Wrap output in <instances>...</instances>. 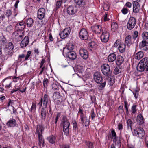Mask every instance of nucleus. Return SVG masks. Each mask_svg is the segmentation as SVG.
<instances>
[{"instance_id": "nucleus-38", "label": "nucleus", "mask_w": 148, "mask_h": 148, "mask_svg": "<svg viewBox=\"0 0 148 148\" xmlns=\"http://www.w3.org/2000/svg\"><path fill=\"white\" fill-rule=\"evenodd\" d=\"M47 140L51 143H54L56 140V137L53 136H51L47 137Z\"/></svg>"}, {"instance_id": "nucleus-45", "label": "nucleus", "mask_w": 148, "mask_h": 148, "mask_svg": "<svg viewBox=\"0 0 148 148\" xmlns=\"http://www.w3.org/2000/svg\"><path fill=\"white\" fill-rule=\"evenodd\" d=\"M12 14V12L11 10L8 9L6 10L5 14V16L8 18Z\"/></svg>"}, {"instance_id": "nucleus-16", "label": "nucleus", "mask_w": 148, "mask_h": 148, "mask_svg": "<svg viewBox=\"0 0 148 148\" xmlns=\"http://www.w3.org/2000/svg\"><path fill=\"white\" fill-rule=\"evenodd\" d=\"M79 54L84 59H87L88 57V53L86 49L83 48L79 50Z\"/></svg>"}, {"instance_id": "nucleus-19", "label": "nucleus", "mask_w": 148, "mask_h": 148, "mask_svg": "<svg viewBox=\"0 0 148 148\" xmlns=\"http://www.w3.org/2000/svg\"><path fill=\"white\" fill-rule=\"evenodd\" d=\"M134 42V40L132 38L131 36L130 35H128L125 38V44L128 46H129L132 44Z\"/></svg>"}, {"instance_id": "nucleus-33", "label": "nucleus", "mask_w": 148, "mask_h": 148, "mask_svg": "<svg viewBox=\"0 0 148 148\" xmlns=\"http://www.w3.org/2000/svg\"><path fill=\"white\" fill-rule=\"evenodd\" d=\"M52 89L53 90H57L59 89V87L60 86L62 88V87L61 86L59 83L57 82H54L52 85Z\"/></svg>"}, {"instance_id": "nucleus-53", "label": "nucleus", "mask_w": 148, "mask_h": 148, "mask_svg": "<svg viewBox=\"0 0 148 148\" xmlns=\"http://www.w3.org/2000/svg\"><path fill=\"white\" fill-rule=\"evenodd\" d=\"M120 72V69L117 67H116L115 68L114 71V73L115 75H117Z\"/></svg>"}, {"instance_id": "nucleus-31", "label": "nucleus", "mask_w": 148, "mask_h": 148, "mask_svg": "<svg viewBox=\"0 0 148 148\" xmlns=\"http://www.w3.org/2000/svg\"><path fill=\"white\" fill-rule=\"evenodd\" d=\"M39 145L41 146H42V147L44 146V141L43 136L42 135H38Z\"/></svg>"}, {"instance_id": "nucleus-3", "label": "nucleus", "mask_w": 148, "mask_h": 148, "mask_svg": "<svg viewBox=\"0 0 148 148\" xmlns=\"http://www.w3.org/2000/svg\"><path fill=\"white\" fill-rule=\"evenodd\" d=\"M79 110L78 114H80V119L82 124L84 125L86 127L88 126L90 123L89 117L86 116V114L83 112V110L80 108H79Z\"/></svg>"}, {"instance_id": "nucleus-36", "label": "nucleus", "mask_w": 148, "mask_h": 148, "mask_svg": "<svg viewBox=\"0 0 148 148\" xmlns=\"http://www.w3.org/2000/svg\"><path fill=\"white\" fill-rule=\"evenodd\" d=\"M143 56V53L141 51H139L135 55V58L139 60L142 58Z\"/></svg>"}, {"instance_id": "nucleus-22", "label": "nucleus", "mask_w": 148, "mask_h": 148, "mask_svg": "<svg viewBox=\"0 0 148 148\" xmlns=\"http://www.w3.org/2000/svg\"><path fill=\"white\" fill-rule=\"evenodd\" d=\"M92 31L93 32H97L99 34H100L102 32L101 27L99 25H94L92 27Z\"/></svg>"}, {"instance_id": "nucleus-11", "label": "nucleus", "mask_w": 148, "mask_h": 148, "mask_svg": "<svg viewBox=\"0 0 148 148\" xmlns=\"http://www.w3.org/2000/svg\"><path fill=\"white\" fill-rule=\"evenodd\" d=\"M80 38L83 40H87L88 37V34L86 30L84 28H82L80 30L79 33Z\"/></svg>"}, {"instance_id": "nucleus-42", "label": "nucleus", "mask_w": 148, "mask_h": 148, "mask_svg": "<svg viewBox=\"0 0 148 148\" xmlns=\"http://www.w3.org/2000/svg\"><path fill=\"white\" fill-rule=\"evenodd\" d=\"M127 129H129L130 128L132 130V125L133 123L130 119H128L127 121Z\"/></svg>"}, {"instance_id": "nucleus-39", "label": "nucleus", "mask_w": 148, "mask_h": 148, "mask_svg": "<svg viewBox=\"0 0 148 148\" xmlns=\"http://www.w3.org/2000/svg\"><path fill=\"white\" fill-rule=\"evenodd\" d=\"M76 70L77 72L81 73L82 75H83V73L84 72V70L83 66H78Z\"/></svg>"}, {"instance_id": "nucleus-30", "label": "nucleus", "mask_w": 148, "mask_h": 148, "mask_svg": "<svg viewBox=\"0 0 148 148\" xmlns=\"http://www.w3.org/2000/svg\"><path fill=\"white\" fill-rule=\"evenodd\" d=\"M146 67V66H144L143 64L139 62L137 66V69L138 71L142 72L144 70Z\"/></svg>"}, {"instance_id": "nucleus-1", "label": "nucleus", "mask_w": 148, "mask_h": 148, "mask_svg": "<svg viewBox=\"0 0 148 148\" xmlns=\"http://www.w3.org/2000/svg\"><path fill=\"white\" fill-rule=\"evenodd\" d=\"M48 95L47 94H45L43 98L41 97V99L38 104V106L39 108H40L43 104V107L41 110L40 112V117L42 120H45V119L47 112L46 110L44 108H46L47 106L48 102Z\"/></svg>"}, {"instance_id": "nucleus-4", "label": "nucleus", "mask_w": 148, "mask_h": 148, "mask_svg": "<svg viewBox=\"0 0 148 148\" xmlns=\"http://www.w3.org/2000/svg\"><path fill=\"white\" fill-rule=\"evenodd\" d=\"M62 122L63 124V131L65 135L68 136L69 133V127L70 125L67 117L64 116L62 119Z\"/></svg>"}, {"instance_id": "nucleus-7", "label": "nucleus", "mask_w": 148, "mask_h": 148, "mask_svg": "<svg viewBox=\"0 0 148 148\" xmlns=\"http://www.w3.org/2000/svg\"><path fill=\"white\" fill-rule=\"evenodd\" d=\"M136 23V21L135 18L133 17H130L127 25V28L129 30H132L134 27Z\"/></svg>"}, {"instance_id": "nucleus-63", "label": "nucleus", "mask_w": 148, "mask_h": 148, "mask_svg": "<svg viewBox=\"0 0 148 148\" xmlns=\"http://www.w3.org/2000/svg\"><path fill=\"white\" fill-rule=\"evenodd\" d=\"M109 8V6L107 4L104 5L103 9L105 10L108 11Z\"/></svg>"}, {"instance_id": "nucleus-59", "label": "nucleus", "mask_w": 148, "mask_h": 148, "mask_svg": "<svg viewBox=\"0 0 148 148\" xmlns=\"http://www.w3.org/2000/svg\"><path fill=\"white\" fill-rule=\"evenodd\" d=\"M121 11L122 13L124 14H125L128 13V10L126 8H123L122 9Z\"/></svg>"}, {"instance_id": "nucleus-47", "label": "nucleus", "mask_w": 148, "mask_h": 148, "mask_svg": "<svg viewBox=\"0 0 148 148\" xmlns=\"http://www.w3.org/2000/svg\"><path fill=\"white\" fill-rule=\"evenodd\" d=\"M137 105L136 104H133L131 108V111L132 113L135 114L137 111L136 107Z\"/></svg>"}, {"instance_id": "nucleus-9", "label": "nucleus", "mask_w": 148, "mask_h": 148, "mask_svg": "<svg viewBox=\"0 0 148 148\" xmlns=\"http://www.w3.org/2000/svg\"><path fill=\"white\" fill-rule=\"evenodd\" d=\"M71 31V29L69 27L65 28L63 31L60 33L59 35L60 38L62 39L65 38L69 34Z\"/></svg>"}, {"instance_id": "nucleus-58", "label": "nucleus", "mask_w": 148, "mask_h": 148, "mask_svg": "<svg viewBox=\"0 0 148 148\" xmlns=\"http://www.w3.org/2000/svg\"><path fill=\"white\" fill-rule=\"evenodd\" d=\"M125 107L126 110V113L127 114H128L129 113L128 109V103L126 101H124Z\"/></svg>"}, {"instance_id": "nucleus-55", "label": "nucleus", "mask_w": 148, "mask_h": 148, "mask_svg": "<svg viewBox=\"0 0 148 148\" xmlns=\"http://www.w3.org/2000/svg\"><path fill=\"white\" fill-rule=\"evenodd\" d=\"M0 42L1 44L4 46L6 43V39L5 38L3 37V38H2V40H0Z\"/></svg>"}, {"instance_id": "nucleus-60", "label": "nucleus", "mask_w": 148, "mask_h": 148, "mask_svg": "<svg viewBox=\"0 0 148 148\" xmlns=\"http://www.w3.org/2000/svg\"><path fill=\"white\" fill-rule=\"evenodd\" d=\"M121 41L119 40H117L115 42L114 46L115 47H116L120 43H121Z\"/></svg>"}, {"instance_id": "nucleus-10", "label": "nucleus", "mask_w": 148, "mask_h": 148, "mask_svg": "<svg viewBox=\"0 0 148 148\" xmlns=\"http://www.w3.org/2000/svg\"><path fill=\"white\" fill-rule=\"evenodd\" d=\"M133 134L134 135L137 137L142 138L144 135L145 132L143 128L138 127L135 129L134 130Z\"/></svg>"}, {"instance_id": "nucleus-12", "label": "nucleus", "mask_w": 148, "mask_h": 148, "mask_svg": "<svg viewBox=\"0 0 148 148\" xmlns=\"http://www.w3.org/2000/svg\"><path fill=\"white\" fill-rule=\"evenodd\" d=\"M45 15V10L43 8H41L38 10L37 18L39 20H42Z\"/></svg>"}, {"instance_id": "nucleus-17", "label": "nucleus", "mask_w": 148, "mask_h": 148, "mask_svg": "<svg viewBox=\"0 0 148 148\" xmlns=\"http://www.w3.org/2000/svg\"><path fill=\"white\" fill-rule=\"evenodd\" d=\"M77 11L76 6H69L67 8V12L71 15H74Z\"/></svg>"}, {"instance_id": "nucleus-57", "label": "nucleus", "mask_w": 148, "mask_h": 148, "mask_svg": "<svg viewBox=\"0 0 148 148\" xmlns=\"http://www.w3.org/2000/svg\"><path fill=\"white\" fill-rule=\"evenodd\" d=\"M5 18V16L4 15L3 12L0 10V18L2 20L4 19Z\"/></svg>"}, {"instance_id": "nucleus-46", "label": "nucleus", "mask_w": 148, "mask_h": 148, "mask_svg": "<svg viewBox=\"0 0 148 148\" xmlns=\"http://www.w3.org/2000/svg\"><path fill=\"white\" fill-rule=\"evenodd\" d=\"M62 4V0H58L56 3V10H58L61 6Z\"/></svg>"}, {"instance_id": "nucleus-13", "label": "nucleus", "mask_w": 148, "mask_h": 148, "mask_svg": "<svg viewBox=\"0 0 148 148\" xmlns=\"http://www.w3.org/2000/svg\"><path fill=\"white\" fill-rule=\"evenodd\" d=\"M133 12L134 13H139L141 9L140 5L137 1H133L132 2Z\"/></svg>"}, {"instance_id": "nucleus-6", "label": "nucleus", "mask_w": 148, "mask_h": 148, "mask_svg": "<svg viewBox=\"0 0 148 148\" xmlns=\"http://www.w3.org/2000/svg\"><path fill=\"white\" fill-rule=\"evenodd\" d=\"M101 70L103 74L105 76H109L110 74V67L107 64H104L102 65Z\"/></svg>"}, {"instance_id": "nucleus-51", "label": "nucleus", "mask_w": 148, "mask_h": 148, "mask_svg": "<svg viewBox=\"0 0 148 148\" xmlns=\"http://www.w3.org/2000/svg\"><path fill=\"white\" fill-rule=\"evenodd\" d=\"M13 29L12 26L11 25H9L6 27V32H10Z\"/></svg>"}, {"instance_id": "nucleus-34", "label": "nucleus", "mask_w": 148, "mask_h": 148, "mask_svg": "<svg viewBox=\"0 0 148 148\" xmlns=\"http://www.w3.org/2000/svg\"><path fill=\"white\" fill-rule=\"evenodd\" d=\"M27 25L28 27H31L34 23L33 20L31 18L28 19L27 20Z\"/></svg>"}, {"instance_id": "nucleus-40", "label": "nucleus", "mask_w": 148, "mask_h": 148, "mask_svg": "<svg viewBox=\"0 0 148 148\" xmlns=\"http://www.w3.org/2000/svg\"><path fill=\"white\" fill-rule=\"evenodd\" d=\"M113 141L115 143L116 145L120 146L121 145V140H120V137H116L114 138L113 139Z\"/></svg>"}, {"instance_id": "nucleus-48", "label": "nucleus", "mask_w": 148, "mask_h": 148, "mask_svg": "<svg viewBox=\"0 0 148 148\" xmlns=\"http://www.w3.org/2000/svg\"><path fill=\"white\" fill-rule=\"evenodd\" d=\"M49 82V80L47 78H44L43 80V83L44 87H47L48 86V84Z\"/></svg>"}, {"instance_id": "nucleus-18", "label": "nucleus", "mask_w": 148, "mask_h": 148, "mask_svg": "<svg viewBox=\"0 0 148 148\" xmlns=\"http://www.w3.org/2000/svg\"><path fill=\"white\" fill-rule=\"evenodd\" d=\"M29 42V38L28 36H25L21 41L20 43V46L23 48L27 46Z\"/></svg>"}, {"instance_id": "nucleus-43", "label": "nucleus", "mask_w": 148, "mask_h": 148, "mask_svg": "<svg viewBox=\"0 0 148 148\" xmlns=\"http://www.w3.org/2000/svg\"><path fill=\"white\" fill-rule=\"evenodd\" d=\"M118 25L116 22H113L112 23L111 25V29L114 31L118 28Z\"/></svg>"}, {"instance_id": "nucleus-29", "label": "nucleus", "mask_w": 148, "mask_h": 148, "mask_svg": "<svg viewBox=\"0 0 148 148\" xmlns=\"http://www.w3.org/2000/svg\"><path fill=\"white\" fill-rule=\"evenodd\" d=\"M97 46V44L94 41H92L88 44V47L92 51L95 50Z\"/></svg>"}, {"instance_id": "nucleus-52", "label": "nucleus", "mask_w": 148, "mask_h": 148, "mask_svg": "<svg viewBox=\"0 0 148 148\" xmlns=\"http://www.w3.org/2000/svg\"><path fill=\"white\" fill-rule=\"evenodd\" d=\"M138 33L137 31H135L133 34L132 39L134 40H136V38L138 36Z\"/></svg>"}, {"instance_id": "nucleus-49", "label": "nucleus", "mask_w": 148, "mask_h": 148, "mask_svg": "<svg viewBox=\"0 0 148 148\" xmlns=\"http://www.w3.org/2000/svg\"><path fill=\"white\" fill-rule=\"evenodd\" d=\"M111 134L112 135H110V137L111 138H112L113 137L115 138L117 137L114 130H113L111 131Z\"/></svg>"}, {"instance_id": "nucleus-25", "label": "nucleus", "mask_w": 148, "mask_h": 148, "mask_svg": "<svg viewBox=\"0 0 148 148\" xmlns=\"http://www.w3.org/2000/svg\"><path fill=\"white\" fill-rule=\"evenodd\" d=\"M43 127L41 125H38L37 126L36 134L38 135H42V132L44 130Z\"/></svg>"}, {"instance_id": "nucleus-41", "label": "nucleus", "mask_w": 148, "mask_h": 148, "mask_svg": "<svg viewBox=\"0 0 148 148\" xmlns=\"http://www.w3.org/2000/svg\"><path fill=\"white\" fill-rule=\"evenodd\" d=\"M5 48L6 49L9 50H13L14 48V45L13 44L10 42L8 43L5 46Z\"/></svg>"}, {"instance_id": "nucleus-32", "label": "nucleus", "mask_w": 148, "mask_h": 148, "mask_svg": "<svg viewBox=\"0 0 148 148\" xmlns=\"http://www.w3.org/2000/svg\"><path fill=\"white\" fill-rule=\"evenodd\" d=\"M74 1L76 5L80 7H83L85 4L84 0H75Z\"/></svg>"}, {"instance_id": "nucleus-28", "label": "nucleus", "mask_w": 148, "mask_h": 148, "mask_svg": "<svg viewBox=\"0 0 148 148\" xmlns=\"http://www.w3.org/2000/svg\"><path fill=\"white\" fill-rule=\"evenodd\" d=\"M124 60L123 57L119 55L118 56L117 58L116 62L117 65H120L123 63Z\"/></svg>"}, {"instance_id": "nucleus-8", "label": "nucleus", "mask_w": 148, "mask_h": 148, "mask_svg": "<svg viewBox=\"0 0 148 148\" xmlns=\"http://www.w3.org/2000/svg\"><path fill=\"white\" fill-rule=\"evenodd\" d=\"M109 34L107 30L106 29L104 30L102 29V34L100 37L101 41L103 42H107L109 40Z\"/></svg>"}, {"instance_id": "nucleus-20", "label": "nucleus", "mask_w": 148, "mask_h": 148, "mask_svg": "<svg viewBox=\"0 0 148 148\" xmlns=\"http://www.w3.org/2000/svg\"><path fill=\"white\" fill-rule=\"evenodd\" d=\"M74 48V44L73 42L69 43L66 47L64 48L63 53H67V52L72 51Z\"/></svg>"}, {"instance_id": "nucleus-50", "label": "nucleus", "mask_w": 148, "mask_h": 148, "mask_svg": "<svg viewBox=\"0 0 148 148\" xmlns=\"http://www.w3.org/2000/svg\"><path fill=\"white\" fill-rule=\"evenodd\" d=\"M86 144L89 148H93V145L92 143L90 142H86Z\"/></svg>"}, {"instance_id": "nucleus-56", "label": "nucleus", "mask_w": 148, "mask_h": 148, "mask_svg": "<svg viewBox=\"0 0 148 148\" xmlns=\"http://www.w3.org/2000/svg\"><path fill=\"white\" fill-rule=\"evenodd\" d=\"M73 129L75 131L77 129V124L75 121H74L73 123Z\"/></svg>"}, {"instance_id": "nucleus-14", "label": "nucleus", "mask_w": 148, "mask_h": 148, "mask_svg": "<svg viewBox=\"0 0 148 148\" xmlns=\"http://www.w3.org/2000/svg\"><path fill=\"white\" fill-rule=\"evenodd\" d=\"M139 47L142 50L146 51L148 50V42L145 40H143L140 43Z\"/></svg>"}, {"instance_id": "nucleus-64", "label": "nucleus", "mask_w": 148, "mask_h": 148, "mask_svg": "<svg viewBox=\"0 0 148 148\" xmlns=\"http://www.w3.org/2000/svg\"><path fill=\"white\" fill-rule=\"evenodd\" d=\"M118 129L121 131L123 129V126L122 124L119 123L118 126Z\"/></svg>"}, {"instance_id": "nucleus-21", "label": "nucleus", "mask_w": 148, "mask_h": 148, "mask_svg": "<svg viewBox=\"0 0 148 148\" xmlns=\"http://www.w3.org/2000/svg\"><path fill=\"white\" fill-rule=\"evenodd\" d=\"M25 23L23 21H21L18 23L15 26V29L17 31H23L25 27Z\"/></svg>"}, {"instance_id": "nucleus-37", "label": "nucleus", "mask_w": 148, "mask_h": 148, "mask_svg": "<svg viewBox=\"0 0 148 148\" xmlns=\"http://www.w3.org/2000/svg\"><path fill=\"white\" fill-rule=\"evenodd\" d=\"M139 62L143 64L144 66H146L148 65V58L147 57H145L142 59Z\"/></svg>"}, {"instance_id": "nucleus-2", "label": "nucleus", "mask_w": 148, "mask_h": 148, "mask_svg": "<svg viewBox=\"0 0 148 148\" xmlns=\"http://www.w3.org/2000/svg\"><path fill=\"white\" fill-rule=\"evenodd\" d=\"M94 79L96 82L98 84L99 83L98 85V89L99 90H102L105 86L106 81H104L102 84L100 82L102 81L103 79L100 73L98 72L95 73L94 75Z\"/></svg>"}, {"instance_id": "nucleus-35", "label": "nucleus", "mask_w": 148, "mask_h": 148, "mask_svg": "<svg viewBox=\"0 0 148 148\" xmlns=\"http://www.w3.org/2000/svg\"><path fill=\"white\" fill-rule=\"evenodd\" d=\"M2 82L4 84H5L6 82H9V84L5 85V88L7 89L10 88L12 84V82L10 81V80H8L7 78H6Z\"/></svg>"}, {"instance_id": "nucleus-24", "label": "nucleus", "mask_w": 148, "mask_h": 148, "mask_svg": "<svg viewBox=\"0 0 148 148\" xmlns=\"http://www.w3.org/2000/svg\"><path fill=\"white\" fill-rule=\"evenodd\" d=\"M126 45L123 42H121L120 43L118 48L120 52L123 53L125 52L126 48Z\"/></svg>"}, {"instance_id": "nucleus-44", "label": "nucleus", "mask_w": 148, "mask_h": 148, "mask_svg": "<svg viewBox=\"0 0 148 148\" xmlns=\"http://www.w3.org/2000/svg\"><path fill=\"white\" fill-rule=\"evenodd\" d=\"M142 37L143 40H146L148 39V32H143L142 33Z\"/></svg>"}, {"instance_id": "nucleus-5", "label": "nucleus", "mask_w": 148, "mask_h": 148, "mask_svg": "<svg viewBox=\"0 0 148 148\" xmlns=\"http://www.w3.org/2000/svg\"><path fill=\"white\" fill-rule=\"evenodd\" d=\"M24 32L23 31H16L12 34V37L15 39L17 42H18L22 39L24 34Z\"/></svg>"}, {"instance_id": "nucleus-23", "label": "nucleus", "mask_w": 148, "mask_h": 148, "mask_svg": "<svg viewBox=\"0 0 148 148\" xmlns=\"http://www.w3.org/2000/svg\"><path fill=\"white\" fill-rule=\"evenodd\" d=\"M16 121L14 119L10 120L8 121L6 123L7 125L10 127H13L16 126Z\"/></svg>"}, {"instance_id": "nucleus-61", "label": "nucleus", "mask_w": 148, "mask_h": 148, "mask_svg": "<svg viewBox=\"0 0 148 148\" xmlns=\"http://www.w3.org/2000/svg\"><path fill=\"white\" fill-rule=\"evenodd\" d=\"M36 105L35 103H33L32 105L31 110V111H32L33 110L35 111L36 108Z\"/></svg>"}, {"instance_id": "nucleus-62", "label": "nucleus", "mask_w": 148, "mask_h": 148, "mask_svg": "<svg viewBox=\"0 0 148 148\" xmlns=\"http://www.w3.org/2000/svg\"><path fill=\"white\" fill-rule=\"evenodd\" d=\"M12 50H9V51H8V53L7 54V57H8L11 56L12 55Z\"/></svg>"}, {"instance_id": "nucleus-54", "label": "nucleus", "mask_w": 148, "mask_h": 148, "mask_svg": "<svg viewBox=\"0 0 148 148\" xmlns=\"http://www.w3.org/2000/svg\"><path fill=\"white\" fill-rule=\"evenodd\" d=\"M31 54V51H28L27 52V55L25 57V60H27L29 57L30 56Z\"/></svg>"}, {"instance_id": "nucleus-15", "label": "nucleus", "mask_w": 148, "mask_h": 148, "mask_svg": "<svg viewBox=\"0 0 148 148\" xmlns=\"http://www.w3.org/2000/svg\"><path fill=\"white\" fill-rule=\"evenodd\" d=\"M63 54L65 57L72 60H75L77 57L76 53L73 51H69L67 53H63Z\"/></svg>"}, {"instance_id": "nucleus-26", "label": "nucleus", "mask_w": 148, "mask_h": 148, "mask_svg": "<svg viewBox=\"0 0 148 148\" xmlns=\"http://www.w3.org/2000/svg\"><path fill=\"white\" fill-rule=\"evenodd\" d=\"M116 58V54L114 53H112L109 55L108 60L110 62H112L114 61Z\"/></svg>"}, {"instance_id": "nucleus-27", "label": "nucleus", "mask_w": 148, "mask_h": 148, "mask_svg": "<svg viewBox=\"0 0 148 148\" xmlns=\"http://www.w3.org/2000/svg\"><path fill=\"white\" fill-rule=\"evenodd\" d=\"M144 121V119L141 114H140L137 116V121L139 125L143 124Z\"/></svg>"}]
</instances>
